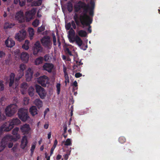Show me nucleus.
<instances>
[{
    "label": "nucleus",
    "instance_id": "1",
    "mask_svg": "<svg viewBox=\"0 0 160 160\" xmlns=\"http://www.w3.org/2000/svg\"><path fill=\"white\" fill-rule=\"evenodd\" d=\"M89 8L88 4L81 1H78V3L74 6V12H78L81 9H83V12L80 14L81 24L83 28L85 26H88V31L89 33H91L92 30L90 24L92 23L93 17L87 14Z\"/></svg>",
    "mask_w": 160,
    "mask_h": 160
},
{
    "label": "nucleus",
    "instance_id": "2",
    "mask_svg": "<svg viewBox=\"0 0 160 160\" xmlns=\"http://www.w3.org/2000/svg\"><path fill=\"white\" fill-rule=\"evenodd\" d=\"M17 106L16 104H12L7 106L5 110V112L8 117L12 116L17 111Z\"/></svg>",
    "mask_w": 160,
    "mask_h": 160
},
{
    "label": "nucleus",
    "instance_id": "3",
    "mask_svg": "<svg viewBox=\"0 0 160 160\" xmlns=\"http://www.w3.org/2000/svg\"><path fill=\"white\" fill-rule=\"evenodd\" d=\"M18 128H15L12 130V134L13 135L12 136L10 135H6L5 137H8L6 138L8 141H16L19 139L20 137V135L18 133L19 131Z\"/></svg>",
    "mask_w": 160,
    "mask_h": 160
},
{
    "label": "nucleus",
    "instance_id": "4",
    "mask_svg": "<svg viewBox=\"0 0 160 160\" xmlns=\"http://www.w3.org/2000/svg\"><path fill=\"white\" fill-rule=\"evenodd\" d=\"M18 117L22 121L25 122L29 118L28 110L24 108L19 109L18 112Z\"/></svg>",
    "mask_w": 160,
    "mask_h": 160
},
{
    "label": "nucleus",
    "instance_id": "5",
    "mask_svg": "<svg viewBox=\"0 0 160 160\" xmlns=\"http://www.w3.org/2000/svg\"><path fill=\"white\" fill-rule=\"evenodd\" d=\"M80 15L79 16L78 14L75 13L74 15L73 18L74 21L72 20L71 22V26L73 27V29H75L76 28V25L78 26H80Z\"/></svg>",
    "mask_w": 160,
    "mask_h": 160
},
{
    "label": "nucleus",
    "instance_id": "6",
    "mask_svg": "<svg viewBox=\"0 0 160 160\" xmlns=\"http://www.w3.org/2000/svg\"><path fill=\"white\" fill-rule=\"evenodd\" d=\"M35 88L36 92L40 97L42 99H44L47 94L45 90L41 86L38 85H36Z\"/></svg>",
    "mask_w": 160,
    "mask_h": 160
},
{
    "label": "nucleus",
    "instance_id": "7",
    "mask_svg": "<svg viewBox=\"0 0 160 160\" xmlns=\"http://www.w3.org/2000/svg\"><path fill=\"white\" fill-rule=\"evenodd\" d=\"M41 41L42 45L45 47L48 48L52 44L49 36H45L41 39Z\"/></svg>",
    "mask_w": 160,
    "mask_h": 160
},
{
    "label": "nucleus",
    "instance_id": "8",
    "mask_svg": "<svg viewBox=\"0 0 160 160\" xmlns=\"http://www.w3.org/2000/svg\"><path fill=\"white\" fill-rule=\"evenodd\" d=\"M42 48L41 47L39 42H37L34 44L33 48V54L37 55L39 52L42 51Z\"/></svg>",
    "mask_w": 160,
    "mask_h": 160
},
{
    "label": "nucleus",
    "instance_id": "9",
    "mask_svg": "<svg viewBox=\"0 0 160 160\" xmlns=\"http://www.w3.org/2000/svg\"><path fill=\"white\" fill-rule=\"evenodd\" d=\"M36 13V10L34 8H33L31 10L27 12L25 14L27 20L29 21L31 20L32 19Z\"/></svg>",
    "mask_w": 160,
    "mask_h": 160
},
{
    "label": "nucleus",
    "instance_id": "10",
    "mask_svg": "<svg viewBox=\"0 0 160 160\" xmlns=\"http://www.w3.org/2000/svg\"><path fill=\"white\" fill-rule=\"evenodd\" d=\"M19 33H18L16 34L15 36V38L19 41H21L24 40L26 36V32L24 30H22L20 31Z\"/></svg>",
    "mask_w": 160,
    "mask_h": 160
},
{
    "label": "nucleus",
    "instance_id": "11",
    "mask_svg": "<svg viewBox=\"0 0 160 160\" xmlns=\"http://www.w3.org/2000/svg\"><path fill=\"white\" fill-rule=\"evenodd\" d=\"M0 127L4 132L9 131L13 128L9 122H5Z\"/></svg>",
    "mask_w": 160,
    "mask_h": 160
},
{
    "label": "nucleus",
    "instance_id": "12",
    "mask_svg": "<svg viewBox=\"0 0 160 160\" xmlns=\"http://www.w3.org/2000/svg\"><path fill=\"white\" fill-rule=\"evenodd\" d=\"M26 65L23 63L21 64L19 66L20 69L18 71L19 73L18 78H16V80H18L24 75V71L26 68Z\"/></svg>",
    "mask_w": 160,
    "mask_h": 160
},
{
    "label": "nucleus",
    "instance_id": "13",
    "mask_svg": "<svg viewBox=\"0 0 160 160\" xmlns=\"http://www.w3.org/2000/svg\"><path fill=\"white\" fill-rule=\"evenodd\" d=\"M53 65L50 63H45L42 66V69L44 70L47 71L48 72H51L53 68Z\"/></svg>",
    "mask_w": 160,
    "mask_h": 160
},
{
    "label": "nucleus",
    "instance_id": "14",
    "mask_svg": "<svg viewBox=\"0 0 160 160\" xmlns=\"http://www.w3.org/2000/svg\"><path fill=\"white\" fill-rule=\"evenodd\" d=\"M47 78L48 77L45 75L41 76L38 78V82L42 86L46 87L48 82L47 79Z\"/></svg>",
    "mask_w": 160,
    "mask_h": 160
},
{
    "label": "nucleus",
    "instance_id": "15",
    "mask_svg": "<svg viewBox=\"0 0 160 160\" xmlns=\"http://www.w3.org/2000/svg\"><path fill=\"white\" fill-rule=\"evenodd\" d=\"M20 129L23 134H27L30 132V128L29 124H25L21 126Z\"/></svg>",
    "mask_w": 160,
    "mask_h": 160
},
{
    "label": "nucleus",
    "instance_id": "16",
    "mask_svg": "<svg viewBox=\"0 0 160 160\" xmlns=\"http://www.w3.org/2000/svg\"><path fill=\"white\" fill-rule=\"evenodd\" d=\"M8 137H4L2 140L0 145V152L2 151L8 144V141L6 138Z\"/></svg>",
    "mask_w": 160,
    "mask_h": 160
},
{
    "label": "nucleus",
    "instance_id": "17",
    "mask_svg": "<svg viewBox=\"0 0 160 160\" xmlns=\"http://www.w3.org/2000/svg\"><path fill=\"white\" fill-rule=\"evenodd\" d=\"M33 73V71L32 70L31 68H29L27 71L25 75L26 80L27 82H29L31 80Z\"/></svg>",
    "mask_w": 160,
    "mask_h": 160
},
{
    "label": "nucleus",
    "instance_id": "18",
    "mask_svg": "<svg viewBox=\"0 0 160 160\" xmlns=\"http://www.w3.org/2000/svg\"><path fill=\"white\" fill-rule=\"evenodd\" d=\"M91 7H89L88 8L89 10V15L92 17H93L94 16V9L95 7V2L94 0H91L90 2Z\"/></svg>",
    "mask_w": 160,
    "mask_h": 160
},
{
    "label": "nucleus",
    "instance_id": "19",
    "mask_svg": "<svg viewBox=\"0 0 160 160\" xmlns=\"http://www.w3.org/2000/svg\"><path fill=\"white\" fill-rule=\"evenodd\" d=\"M15 42L12 38H8L5 40V44L8 48H11L15 45Z\"/></svg>",
    "mask_w": 160,
    "mask_h": 160
},
{
    "label": "nucleus",
    "instance_id": "20",
    "mask_svg": "<svg viewBox=\"0 0 160 160\" xmlns=\"http://www.w3.org/2000/svg\"><path fill=\"white\" fill-rule=\"evenodd\" d=\"M28 143L27 136L26 135H24L22 137L21 140L20 145L21 148L22 149H24L27 146Z\"/></svg>",
    "mask_w": 160,
    "mask_h": 160
},
{
    "label": "nucleus",
    "instance_id": "21",
    "mask_svg": "<svg viewBox=\"0 0 160 160\" xmlns=\"http://www.w3.org/2000/svg\"><path fill=\"white\" fill-rule=\"evenodd\" d=\"M74 41L76 42V43L79 46H82V41L78 36L76 35L70 42H73Z\"/></svg>",
    "mask_w": 160,
    "mask_h": 160
},
{
    "label": "nucleus",
    "instance_id": "22",
    "mask_svg": "<svg viewBox=\"0 0 160 160\" xmlns=\"http://www.w3.org/2000/svg\"><path fill=\"white\" fill-rule=\"evenodd\" d=\"M15 18L20 23H22L24 21V16L22 13L18 12L16 14Z\"/></svg>",
    "mask_w": 160,
    "mask_h": 160
},
{
    "label": "nucleus",
    "instance_id": "23",
    "mask_svg": "<svg viewBox=\"0 0 160 160\" xmlns=\"http://www.w3.org/2000/svg\"><path fill=\"white\" fill-rule=\"evenodd\" d=\"M29 55L26 52H22L21 54L20 58L21 60L25 62H27L28 61Z\"/></svg>",
    "mask_w": 160,
    "mask_h": 160
},
{
    "label": "nucleus",
    "instance_id": "24",
    "mask_svg": "<svg viewBox=\"0 0 160 160\" xmlns=\"http://www.w3.org/2000/svg\"><path fill=\"white\" fill-rule=\"evenodd\" d=\"M75 35V32L72 28L68 32V38L70 42L72 41L74 37V36Z\"/></svg>",
    "mask_w": 160,
    "mask_h": 160
},
{
    "label": "nucleus",
    "instance_id": "25",
    "mask_svg": "<svg viewBox=\"0 0 160 160\" xmlns=\"http://www.w3.org/2000/svg\"><path fill=\"white\" fill-rule=\"evenodd\" d=\"M9 122L12 126L14 127V126L15 125H18L19 124L21 121L20 120L17 118H15L12 119Z\"/></svg>",
    "mask_w": 160,
    "mask_h": 160
},
{
    "label": "nucleus",
    "instance_id": "26",
    "mask_svg": "<svg viewBox=\"0 0 160 160\" xmlns=\"http://www.w3.org/2000/svg\"><path fill=\"white\" fill-rule=\"evenodd\" d=\"M37 111V107L35 106H32L29 109V112L32 116L38 114Z\"/></svg>",
    "mask_w": 160,
    "mask_h": 160
},
{
    "label": "nucleus",
    "instance_id": "27",
    "mask_svg": "<svg viewBox=\"0 0 160 160\" xmlns=\"http://www.w3.org/2000/svg\"><path fill=\"white\" fill-rule=\"evenodd\" d=\"M15 78V74L13 73H11L10 75L9 86L11 87L13 84Z\"/></svg>",
    "mask_w": 160,
    "mask_h": 160
},
{
    "label": "nucleus",
    "instance_id": "28",
    "mask_svg": "<svg viewBox=\"0 0 160 160\" xmlns=\"http://www.w3.org/2000/svg\"><path fill=\"white\" fill-rule=\"evenodd\" d=\"M34 103L38 108H40L42 106V102L39 99H35Z\"/></svg>",
    "mask_w": 160,
    "mask_h": 160
},
{
    "label": "nucleus",
    "instance_id": "29",
    "mask_svg": "<svg viewBox=\"0 0 160 160\" xmlns=\"http://www.w3.org/2000/svg\"><path fill=\"white\" fill-rule=\"evenodd\" d=\"M15 25V24L14 23H11L8 22H5L4 24V28L5 29L11 28L13 27Z\"/></svg>",
    "mask_w": 160,
    "mask_h": 160
},
{
    "label": "nucleus",
    "instance_id": "30",
    "mask_svg": "<svg viewBox=\"0 0 160 160\" xmlns=\"http://www.w3.org/2000/svg\"><path fill=\"white\" fill-rule=\"evenodd\" d=\"M67 8L68 11L69 12H71L73 10V4L71 2H68L67 3Z\"/></svg>",
    "mask_w": 160,
    "mask_h": 160
},
{
    "label": "nucleus",
    "instance_id": "31",
    "mask_svg": "<svg viewBox=\"0 0 160 160\" xmlns=\"http://www.w3.org/2000/svg\"><path fill=\"white\" fill-rule=\"evenodd\" d=\"M43 60V58L42 57H40L37 58L35 62V63L36 65H38L40 64H41Z\"/></svg>",
    "mask_w": 160,
    "mask_h": 160
},
{
    "label": "nucleus",
    "instance_id": "32",
    "mask_svg": "<svg viewBox=\"0 0 160 160\" xmlns=\"http://www.w3.org/2000/svg\"><path fill=\"white\" fill-rule=\"evenodd\" d=\"M78 35L81 37H86L87 35L86 31L83 30H80L78 32Z\"/></svg>",
    "mask_w": 160,
    "mask_h": 160
},
{
    "label": "nucleus",
    "instance_id": "33",
    "mask_svg": "<svg viewBox=\"0 0 160 160\" xmlns=\"http://www.w3.org/2000/svg\"><path fill=\"white\" fill-rule=\"evenodd\" d=\"M28 91L29 95L31 97L33 96L35 92L34 88L32 87H30Z\"/></svg>",
    "mask_w": 160,
    "mask_h": 160
},
{
    "label": "nucleus",
    "instance_id": "34",
    "mask_svg": "<svg viewBox=\"0 0 160 160\" xmlns=\"http://www.w3.org/2000/svg\"><path fill=\"white\" fill-rule=\"evenodd\" d=\"M28 31L30 37H33L34 34L33 29L32 28H28Z\"/></svg>",
    "mask_w": 160,
    "mask_h": 160
},
{
    "label": "nucleus",
    "instance_id": "35",
    "mask_svg": "<svg viewBox=\"0 0 160 160\" xmlns=\"http://www.w3.org/2000/svg\"><path fill=\"white\" fill-rule=\"evenodd\" d=\"M39 20L36 19L32 23V25L35 27H37L39 25Z\"/></svg>",
    "mask_w": 160,
    "mask_h": 160
},
{
    "label": "nucleus",
    "instance_id": "36",
    "mask_svg": "<svg viewBox=\"0 0 160 160\" xmlns=\"http://www.w3.org/2000/svg\"><path fill=\"white\" fill-rule=\"evenodd\" d=\"M42 0H38L34 2V4L35 6H40L42 3Z\"/></svg>",
    "mask_w": 160,
    "mask_h": 160
},
{
    "label": "nucleus",
    "instance_id": "37",
    "mask_svg": "<svg viewBox=\"0 0 160 160\" xmlns=\"http://www.w3.org/2000/svg\"><path fill=\"white\" fill-rule=\"evenodd\" d=\"M26 0H18L19 5L21 7H22L25 5Z\"/></svg>",
    "mask_w": 160,
    "mask_h": 160
},
{
    "label": "nucleus",
    "instance_id": "38",
    "mask_svg": "<svg viewBox=\"0 0 160 160\" xmlns=\"http://www.w3.org/2000/svg\"><path fill=\"white\" fill-rule=\"evenodd\" d=\"M61 84L59 83H58L56 85V88L57 89V93L58 95L60 94V92Z\"/></svg>",
    "mask_w": 160,
    "mask_h": 160
},
{
    "label": "nucleus",
    "instance_id": "39",
    "mask_svg": "<svg viewBox=\"0 0 160 160\" xmlns=\"http://www.w3.org/2000/svg\"><path fill=\"white\" fill-rule=\"evenodd\" d=\"M72 144L71 139L68 138L65 141L64 145L65 146H70Z\"/></svg>",
    "mask_w": 160,
    "mask_h": 160
},
{
    "label": "nucleus",
    "instance_id": "40",
    "mask_svg": "<svg viewBox=\"0 0 160 160\" xmlns=\"http://www.w3.org/2000/svg\"><path fill=\"white\" fill-rule=\"evenodd\" d=\"M4 89V85L3 84V82L1 80H0V91H2Z\"/></svg>",
    "mask_w": 160,
    "mask_h": 160
},
{
    "label": "nucleus",
    "instance_id": "41",
    "mask_svg": "<svg viewBox=\"0 0 160 160\" xmlns=\"http://www.w3.org/2000/svg\"><path fill=\"white\" fill-rule=\"evenodd\" d=\"M45 29V27L44 26H42L38 28V32H41L44 30Z\"/></svg>",
    "mask_w": 160,
    "mask_h": 160
},
{
    "label": "nucleus",
    "instance_id": "42",
    "mask_svg": "<svg viewBox=\"0 0 160 160\" xmlns=\"http://www.w3.org/2000/svg\"><path fill=\"white\" fill-rule=\"evenodd\" d=\"M126 141V138L123 137H121L119 138V141L121 143H124Z\"/></svg>",
    "mask_w": 160,
    "mask_h": 160
},
{
    "label": "nucleus",
    "instance_id": "43",
    "mask_svg": "<svg viewBox=\"0 0 160 160\" xmlns=\"http://www.w3.org/2000/svg\"><path fill=\"white\" fill-rule=\"evenodd\" d=\"M65 51L67 54H68L70 56H72L73 55L71 52L69 48H66L65 50Z\"/></svg>",
    "mask_w": 160,
    "mask_h": 160
},
{
    "label": "nucleus",
    "instance_id": "44",
    "mask_svg": "<svg viewBox=\"0 0 160 160\" xmlns=\"http://www.w3.org/2000/svg\"><path fill=\"white\" fill-rule=\"evenodd\" d=\"M6 119V117L3 114H2L0 110V122Z\"/></svg>",
    "mask_w": 160,
    "mask_h": 160
},
{
    "label": "nucleus",
    "instance_id": "45",
    "mask_svg": "<svg viewBox=\"0 0 160 160\" xmlns=\"http://www.w3.org/2000/svg\"><path fill=\"white\" fill-rule=\"evenodd\" d=\"M71 24L70 22L68 23L65 25V28L67 30H70L72 28H71Z\"/></svg>",
    "mask_w": 160,
    "mask_h": 160
},
{
    "label": "nucleus",
    "instance_id": "46",
    "mask_svg": "<svg viewBox=\"0 0 160 160\" xmlns=\"http://www.w3.org/2000/svg\"><path fill=\"white\" fill-rule=\"evenodd\" d=\"M24 104L25 105H27L29 103V99L28 97H24L23 99Z\"/></svg>",
    "mask_w": 160,
    "mask_h": 160
},
{
    "label": "nucleus",
    "instance_id": "47",
    "mask_svg": "<svg viewBox=\"0 0 160 160\" xmlns=\"http://www.w3.org/2000/svg\"><path fill=\"white\" fill-rule=\"evenodd\" d=\"M64 77L65 79V83L66 85H67V82L69 83V76L68 74L64 75Z\"/></svg>",
    "mask_w": 160,
    "mask_h": 160
},
{
    "label": "nucleus",
    "instance_id": "48",
    "mask_svg": "<svg viewBox=\"0 0 160 160\" xmlns=\"http://www.w3.org/2000/svg\"><path fill=\"white\" fill-rule=\"evenodd\" d=\"M36 147V144L35 143L33 144L32 145V146L31 148V152L32 154L33 153L34 150Z\"/></svg>",
    "mask_w": 160,
    "mask_h": 160
},
{
    "label": "nucleus",
    "instance_id": "49",
    "mask_svg": "<svg viewBox=\"0 0 160 160\" xmlns=\"http://www.w3.org/2000/svg\"><path fill=\"white\" fill-rule=\"evenodd\" d=\"M53 41V45L56 46V38L54 34L52 36Z\"/></svg>",
    "mask_w": 160,
    "mask_h": 160
},
{
    "label": "nucleus",
    "instance_id": "50",
    "mask_svg": "<svg viewBox=\"0 0 160 160\" xmlns=\"http://www.w3.org/2000/svg\"><path fill=\"white\" fill-rule=\"evenodd\" d=\"M22 48L25 50H28L29 49V47L28 45H26L25 44H24L22 45Z\"/></svg>",
    "mask_w": 160,
    "mask_h": 160
},
{
    "label": "nucleus",
    "instance_id": "51",
    "mask_svg": "<svg viewBox=\"0 0 160 160\" xmlns=\"http://www.w3.org/2000/svg\"><path fill=\"white\" fill-rule=\"evenodd\" d=\"M81 47V48L83 49L84 50H85L87 49V48H88V45L87 44H86V45H85L84 44H83L81 46H80Z\"/></svg>",
    "mask_w": 160,
    "mask_h": 160
},
{
    "label": "nucleus",
    "instance_id": "52",
    "mask_svg": "<svg viewBox=\"0 0 160 160\" xmlns=\"http://www.w3.org/2000/svg\"><path fill=\"white\" fill-rule=\"evenodd\" d=\"M5 53L3 51H0V58H2L5 56Z\"/></svg>",
    "mask_w": 160,
    "mask_h": 160
},
{
    "label": "nucleus",
    "instance_id": "53",
    "mask_svg": "<svg viewBox=\"0 0 160 160\" xmlns=\"http://www.w3.org/2000/svg\"><path fill=\"white\" fill-rule=\"evenodd\" d=\"M82 76V74L80 73V72H77L76 73L75 75V76L76 78H79L80 77Z\"/></svg>",
    "mask_w": 160,
    "mask_h": 160
},
{
    "label": "nucleus",
    "instance_id": "54",
    "mask_svg": "<svg viewBox=\"0 0 160 160\" xmlns=\"http://www.w3.org/2000/svg\"><path fill=\"white\" fill-rule=\"evenodd\" d=\"M132 150L130 149H128V150H126L125 152V153L127 154H129L130 153H132Z\"/></svg>",
    "mask_w": 160,
    "mask_h": 160
},
{
    "label": "nucleus",
    "instance_id": "55",
    "mask_svg": "<svg viewBox=\"0 0 160 160\" xmlns=\"http://www.w3.org/2000/svg\"><path fill=\"white\" fill-rule=\"evenodd\" d=\"M49 111V108H47L44 111V118L45 117V116L48 112Z\"/></svg>",
    "mask_w": 160,
    "mask_h": 160
},
{
    "label": "nucleus",
    "instance_id": "56",
    "mask_svg": "<svg viewBox=\"0 0 160 160\" xmlns=\"http://www.w3.org/2000/svg\"><path fill=\"white\" fill-rule=\"evenodd\" d=\"M55 148V147H54L52 146L51 149L50 151V156H52V154L53 153V151Z\"/></svg>",
    "mask_w": 160,
    "mask_h": 160
},
{
    "label": "nucleus",
    "instance_id": "57",
    "mask_svg": "<svg viewBox=\"0 0 160 160\" xmlns=\"http://www.w3.org/2000/svg\"><path fill=\"white\" fill-rule=\"evenodd\" d=\"M27 86V84L25 83H23L21 85V87L24 88H26Z\"/></svg>",
    "mask_w": 160,
    "mask_h": 160
},
{
    "label": "nucleus",
    "instance_id": "58",
    "mask_svg": "<svg viewBox=\"0 0 160 160\" xmlns=\"http://www.w3.org/2000/svg\"><path fill=\"white\" fill-rule=\"evenodd\" d=\"M49 59V58L48 55H45L44 56V58H43V59L45 61H48Z\"/></svg>",
    "mask_w": 160,
    "mask_h": 160
},
{
    "label": "nucleus",
    "instance_id": "59",
    "mask_svg": "<svg viewBox=\"0 0 160 160\" xmlns=\"http://www.w3.org/2000/svg\"><path fill=\"white\" fill-rule=\"evenodd\" d=\"M76 63L77 64L78 66L80 65H82L83 63L81 62V61L80 60V61L78 62V61H76Z\"/></svg>",
    "mask_w": 160,
    "mask_h": 160
},
{
    "label": "nucleus",
    "instance_id": "60",
    "mask_svg": "<svg viewBox=\"0 0 160 160\" xmlns=\"http://www.w3.org/2000/svg\"><path fill=\"white\" fill-rule=\"evenodd\" d=\"M9 141H8V142ZM8 146L9 148H12L13 145V143L12 142H9L8 143Z\"/></svg>",
    "mask_w": 160,
    "mask_h": 160
},
{
    "label": "nucleus",
    "instance_id": "61",
    "mask_svg": "<svg viewBox=\"0 0 160 160\" xmlns=\"http://www.w3.org/2000/svg\"><path fill=\"white\" fill-rule=\"evenodd\" d=\"M58 142L57 140L55 139L54 141V144L52 146L56 148L58 144Z\"/></svg>",
    "mask_w": 160,
    "mask_h": 160
},
{
    "label": "nucleus",
    "instance_id": "62",
    "mask_svg": "<svg viewBox=\"0 0 160 160\" xmlns=\"http://www.w3.org/2000/svg\"><path fill=\"white\" fill-rule=\"evenodd\" d=\"M63 71L64 75L68 74V73L67 72V69L65 67H64L63 68Z\"/></svg>",
    "mask_w": 160,
    "mask_h": 160
},
{
    "label": "nucleus",
    "instance_id": "63",
    "mask_svg": "<svg viewBox=\"0 0 160 160\" xmlns=\"http://www.w3.org/2000/svg\"><path fill=\"white\" fill-rule=\"evenodd\" d=\"M62 158V156L60 154H58L56 157V159L58 160Z\"/></svg>",
    "mask_w": 160,
    "mask_h": 160
},
{
    "label": "nucleus",
    "instance_id": "64",
    "mask_svg": "<svg viewBox=\"0 0 160 160\" xmlns=\"http://www.w3.org/2000/svg\"><path fill=\"white\" fill-rule=\"evenodd\" d=\"M78 66L77 64H76V65L75 64H74V65H73V66H72V69L73 70H74L76 68H78Z\"/></svg>",
    "mask_w": 160,
    "mask_h": 160
}]
</instances>
